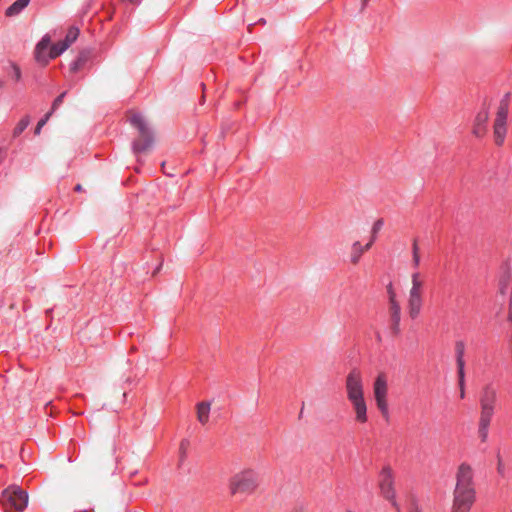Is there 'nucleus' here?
<instances>
[{
  "label": "nucleus",
  "mask_w": 512,
  "mask_h": 512,
  "mask_svg": "<svg viewBox=\"0 0 512 512\" xmlns=\"http://www.w3.org/2000/svg\"><path fill=\"white\" fill-rule=\"evenodd\" d=\"M50 46V37L44 36L41 41L36 45L35 58L39 63L46 65L49 61V55H46V50Z\"/></svg>",
  "instance_id": "nucleus-14"
},
{
  "label": "nucleus",
  "mask_w": 512,
  "mask_h": 512,
  "mask_svg": "<svg viewBox=\"0 0 512 512\" xmlns=\"http://www.w3.org/2000/svg\"><path fill=\"white\" fill-rule=\"evenodd\" d=\"M30 3V0H16L12 5H10L6 11L5 15L7 17H14L19 15L22 10H24Z\"/></svg>",
  "instance_id": "nucleus-18"
},
{
  "label": "nucleus",
  "mask_w": 512,
  "mask_h": 512,
  "mask_svg": "<svg viewBox=\"0 0 512 512\" xmlns=\"http://www.w3.org/2000/svg\"><path fill=\"white\" fill-rule=\"evenodd\" d=\"M30 124V117L25 116L23 117L19 123L16 125L13 131V136L18 137Z\"/></svg>",
  "instance_id": "nucleus-23"
},
{
  "label": "nucleus",
  "mask_w": 512,
  "mask_h": 512,
  "mask_svg": "<svg viewBox=\"0 0 512 512\" xmlns=\"http://www.w3.org/2000/svg\"><path fill=\"white\" fill-rule=\"evenodd\" d=\"M345 390L347 399L350 401L355 413V420L358 423H366L368 421L367 405L364 398V387L361 372L352 369L345 380Z\"/></svg>",
  "instance_id": "nucleus-2"
},
{
  "label": "nucleus",
  "mask_w": 512,
  "mask_h": 512,
  "mask_svg": "<svg viewBox=\"0 0 512 512\" xmlns=\"http://www.w3.org/2000/svg\"><path fill=\"white\" fill-rule=\"evenodd\" d=\"M387 292H388V296H389V303L396 302L397 301L396 293H395L391 283L387 286Z\"/></svg>",
  "instance_id": "nucleus-28"
},
{
  "label": "nucleus",
  "mask_w": 512,
  "mask_h": 512,
  "mask_svg": "<svg viewBox=\"0 0 512 512\" xmlns=\"http://www.w3.org/2000/svg\"><path fill=\"white\" fill-rule=\"evenodd\" d=\"M130 123L138 129L139 137L133 142L134 153L147 152L153 144L152 132L144 118L139 113H132Z\"/></svg>",
  "instance_id": "nucleus-5"
},
{
  "label": "nucleus",
  "mask_w": 512,
  "mask_h": 512,
  "mask_svg": "<svg viewBox=\"0 0 512 512\" xmlns=\"http://www.w3.org/2000/svg\"><path fill=\"white\" fill-rule=\"evenodd\" d=\"M464 343L463 342H457L456 343V362H457V374H462V371L465 367V361H464Z\"/></svg>",
  "instance_id": "nucleus-19"
},
{
  "label": "nucleus",
  "mask_w": 512,
  "mask_h": 512,
  "mask_svg": "<svg viewBox=\"0 0 512 512\" xmlns=\"http://www.w3.org/2000/svg\"><path fill=\"white\" fill-rule=\"evenodd\" d=\"M289 512H307V510L304 505H297L293 507Z\"/></svg>",
  "instance_id": "nucleus-32"
},
{
  "label": "nucleus",
  "mask_w": 512,
  "mask_h": 512,
  "mask_svg": "<svg viewBox=\"0 0 512 512\" xmlns=\"http://www.w3.org/2000/svg\"><path fill=\"white\" fill-rule=\"evenodd\" d=\"M497 458H498V461H497V471H498V473L500 475H503L504 474V470H505L504 463H503V461H502V459H501V457L499 455H498Z\"/></svg>",
  "instance_id": "nucleus-30"
},
{
  "label": "nucleus",
  "mask_w": 512,
  "mask_h": 512,
  "mask_svg": "<svg viewBox=\"0 0 512 512\" xmlns=\"http://www.w3.org/2000/svg\"><path fill=\"white\" fill-rule=\"evenodd\" d=\"M511 94L505 93L499 102L494 120L508 121Z\"/></svg>",
  "instance_id": "nucleus-15"
},
{
  "label": "nucleus",
  "mask_w": 512,
  "mask_h": 512,
  "mask_svg": "<svg viewBox=\"0 0 512 512\" xmlns=\"http://www.w3.org/2000/svg\"><path fill=\"white\" fill-rule=\"evenodd\" d=\"M12 68H13V71H14V78H15V80L16 81L20 80V78H21L20 68L17 65H15V64L12 65Z\"/></svg>",
  "instance_id": "nucleus-31"
},
{
  "label": "nucleus",
  "mask_w": 512,
  "mask_h": 512,
  "mask_svg": "<svg viewBox=\"0 0 512 512\" xmlns=\"http://www.w3.org/2000/svg\"><path fill=\"white\" fill-rule=\"evenodd\" d=\"M371 248V243H367L363 246L359 241H355L351 247L350 262L353 265L358 264L362 254Z\"/></svg>",
  "instance_id": "nucleus-16"
},
{
  "label": "nucleus",
  "mask_w": 512,
  "mask_h": 512,
  "mask_svg": "<svg viewBox=\"0 0 512 512\" xmlns=\"http://www.w3.org/2000/svg\"><path fill=\"white\" fill-rule=\"evenodd\" d=\"M423 305V290H409L407 299L408 314L411 319H416Z\"/></svg>",
  "instance_id": "nucleus-11"
},
{
  "label": "nucleus",
  "mask_w": 512,
  "mask_h": 512,
  "mask_svg": "<svg viewBox=\"0 0 512 512\" xmlns=\"http://www.w3.org/2000/svg\"><path fill=\"white\" fill-rule=\"evenodd\" d=\"M412 256H413V266L418 268L420 265V253H419V245L417 239L413 240L412 243Z\"/></svg>",
  "instance_id": "nucleus-25"
},
{
  "label": "nucleus",
  "mask_w": 512,
  "mask_h": 512,
  "mask_svg": "<svg viewBox=\"0 0 512 512\" xmlns=\"http://www.w3.org/2000/svg\"><path fill=\"white\" fill-rule=\"evenodd\" d=\"M259 485L258 474L252 469H244L230 477L228 489L231 495H250Z\"/></svg>",
  "instance_id": "nucleus-4"
},
{
  "label": "nucleus",
  "mask_w": 512,
  "mask_h": 512,
  "mask_svg": "<svg viewBox=\"0 0 512 512\" xmlns=\"http://www.w3.org/2000/svg\"><path fill=\"white\" fill-rule=\"evenodd\" d=\"M507 132L508 121L494 120L493 139L496 146L500 147L504 144Z\"/></svg>",
  "instance_id": "nucleus-12"
},
{
  "label": "nucleus",
  "mask_w": 512,
  "mask_h": 512,
  "mask_svg": "<svg viewBox=\"0 0 512 512\" xmlns=\"http://www.w3.org/2000/svg\"><path fill=\"white\" fill-rule=\"evenodd\" d=\"M489 116V106L484 103L474 119L472 134L475 137L482 138L486 135Z\"/></svg>",
  "instance_id": "nucleus-10"
},
{
  "label": "nucleus",
  "mask_w": 512,
  "mask_h": 512,
  "mask_svg": "<svg viewBox=\"0 0 512 512\" xmlns=\"http://www.w3.org/2000/svg\"><path fill=\"white\" fill-rule=\"evenodd\" d=\"M66 49H68L67 45L63 44L61 41L52 45L49 51V59H54L61 55Z\"/></svg>",
  "instance_id": "nucleus-21"
},
{
  "label": "nucleus",
  "mask_w": 512,
  "mask_h": 512,
  "mask_svg": "<svg viewBox=\"0 0 512 512\" xmlns=\"http://www.w3.org/2000/svg\"><path fill=\"white\" fill-rule=\"evenodd\" d=\"M479 402L480 417L478 423V435L481 442L484 443L487 441L489 426L497 405L496 388L491 384L485 385L480 393Z\"/></svg>",
  "instance_id": "nucleus-3"
},
{
  "label": "nucleus",
  "mask_w": 512,
  "mask_h": 512,
  "mask_svg": "<svg viewBox=\"0 0 512 512\" xmlns=\"http://www.w3.org/2000/svg\"><path fill=\"white\" fill-rule=\"evenodd\" d=\"M369 0H363V5H366Z\"/></svg>",
  "instance_id": "nucleus-36"
},
{
  "label": "nucleus",
  "mask_w": 512,
  "mask_h": 512,
  "mask_svg": "<svg viewBox=\"0 0 512 512\" xmlns=\"http://www.w3.org/2000/svg\"><path fill=\"white\" fill-rule=\"evenodd\" d=\"M79 66H80V60L75 61L74 63L71 64V70L75 72L78 70Z\"/></svg>",
  "instance_id": "nucleus-33"
},
{
  "label": "nucleus",
  "mask_w": 512,
  "mask_h": 512,
  "mask_svg": "<svg viewBox=\"0 0 512 512\" xmlns=\"http://www.w3.org/2000/svg\"><path fill=\"white\" fill-rule=\"evenodd\" d=\"M52 115V112H48L37 124L36 128H35V131L34 133L36 135H39L40 132H41V129L42 127L47 123V121L49 120L50 116Z\"/></svg>",
  "instance_id": "nucleus-27"
},
{
  "label": "nucleus",
  "mask_w": 512,
  "mask_h": 512,
  "mask_svg": "<svg viewBox=\"0 0 512 512\" xmlns=\"http://www.w3.org/2000/svg\"><path fill=\"white\" fill-rule=\"evenodd\" d=\"M78 36H79V29L77 27L72 26L69 28L65 39L61 42L65 45H67V47L69 48L70 45L76 41Z\"/></svg>",
  "instance_id": "nucleus-20"
},
{
  "label": "nucleus",
  "mask_w": 512,
  "mask_h": 512,
  "mask_svg": "<svg viewBox=\"0 0 512 512\" xmlns=\"http://www.w3.org/2000/svg\"><path fill=\"white\" fill-rule=\"evenodd\" d=\"M65 94H66V93H65V92H63L62 94H60V95H59V96L54 100V102H53V104H52V110H51L50 112H52V113H53V111H54L55 109H57V107H58L59 105H61V103L63 102V99H64Z\"/></svg>",
  "instance_id": "nucleus-29"
},
{
  "label": "nucleus",
  "mask_w": 512,
  "mask_h": 512,
  "mask_svg": "<svg viewBox=\"0 0 512 512\" xmlns=\"http://www.w3.org/2000/svg\"><path fill=\"white\" fill-rule=\"evenodd\" d=\"M82 189H83L82 185H80V184H77L76 187H75L76 191H82Z\"/></svg>",
  "instance_id": "nucleus-34"
},
{
  "label": "nucleus",
  "mask_w": 512,
  "mask_h": 512,
  "mask_svg": "<svg viewBox=\"0 0 512 512\" xmlns=\"http://www.w3.org/2000/svg\"><path fill=\"white\" fill-rule=\"evenodd\" d=\"M389 315L391 320V330L397 335L400 332L401 307L398 301L389 303Z\"/></svg>",
  "instance_id": "nucleus-13"
},
{
  "label": "nucleus",
  "mask_w": 512,
  "mask_h": 512,
  "mask_svg": "<svg viewBox=\"0 0 512 512\" xmlns=\"http://www.w3.org/2000/svg\"><path fill=\"white\" fill-rule=\"evenodd\" d=\"M424 280L419 272H414L411 275V288L410 290H423Z\"/></svg>",
  "instance_id": "nucleus-22"
},
{
  "label": "nucleus",
  "mask_w": 512,
  "mask_h": 512,
  "mask_svg": "<svg viewBox=\"0 0 512 512\" xmlns=\"http://www.w3.org/2000/svg\"><path fill=\"white\" fill-rule=\"evenodd\" d=\"M211 404L209 402H200L196 405V416L199 423L205 425L209 421Z\"/></svg>",
  "instance_id": "nucleus-17"
},
{
  "label": "nucleus",
  "mask_w": 512,
  "mask_h": 512,
  "mask_svg": "<svg viewBox=\"0 0 512 512\" xmlns=\"http://www.w3.org/2000/svg\"><path fill=\"white\" fill-rule=\"evenodd\" d=\"M1 503L6 512L23 511L28 503V494L16 485L9 486L1 493Z\"/></svg>",
  "instance_id": "nucleus-6"
},
{
  "label": "nucleus",
  "mask_w": 512,
  "mask_h": 512,
  "mask_svg": "<svg viewBox=\"0 0 512 512\" xmlns=\"http://www.w3.org/2000/svg\"><path fill=\"white\" fill-rule=\"evenodd\" d=\"M458 384L460 389V397H465V371H462V374H458Z\"/></svg>",
  "instance_id": "nucleus-26"
},
{
  "label": "nucleus",
  "mask_w": 512,
  "mask_h": 512,
  "mask_svg": "<svg viewBox=\"0 0 512 512\" xmlns=\"http://www.w3.org/2000/svg\"><path fill=\"white\" fill-rule=\"evenodd\" d=\"M497 290L502 296L509 294L507 319L512 324V269L509 266L502 269L498 278Z\"/></svg>",
  "instance_id": "nucleus-9"
},
{
  "label": "nucleus",
  "mask_w": 512,
  "mask_h": 512,
  "mask_svg": "<svg viewBox=\"0 0 512 512\" xmlns=\"http://www.w3.org/2000/svg\"><path fill=\"white\" fill-rule=\"evenodd\" d=\"M383 225H384L383 219H378L374 222L372 229H371L370 241L368 243H371V245L374 243V241L376 240V236H377L378 232L382 229Z\"/></svg>",
  "instance_id": "nucleus-24"
},
{
  "label": "nucleus",
  "mask_w": 512,
  "mask_h": 512,
  "mask_svg": "<svg viewBox=\"0 0 512 512\" xmlns=\"http://www.w3.org/2000/svg\"><path fill=\"white\" fill-rule=\"evenodd\" d=\"M455 478L456 484L450 512H469L476 500L472 467L467 463L460 464Z\"/></svg>",
  "instance_id": "nucleus-1"
},
{
  "label": "nucleus",
  "mask_w": 512,
  "mask_h": 512,
  "mask_svg": "<svg viewBox=\"0 0 512 512\" xmlns=\"http://www.w3.org/2000/svg\"><path fill=\"white\" fill-rule=\"evenodd\" d=\"M4 86V82L0 80V88Z\"/></svg>",
  "instance_id": "nucleus-35"
},
{
  "label": "nucleus",
  "mask_w": 512,
  "mask_h": 512,
  "mask_svg": "<svg viewBox=\"0 0 512 512\" xmlns=\"http://www.w3.org/2000/svg\"><path fill=\"white\" fill-rule=\"evenodd\" d=\"M378 487L381 496L391 503V505L396 509V512H400L394 488V472L389 465L384 466L379 472Z\"/></svg>",
  "instance_id": "nucleus-7"
},
{
  "label": "nucleus",
  "mask_w": 512,
  "mask_h": 512,
  "mask_svg": "<svg viewBox=\"0 0 512 512\" xmlns=\"http://www.w3.org/2000/svg\"><path fill=\"white\" fill-rule=\"evenodd\" d=\"M373 395L375 403L381 414L388 415V381L384 373H379L373 383Z\"/></svg>",
  "instance_id": "nucleus-8"
}]
</instances>
